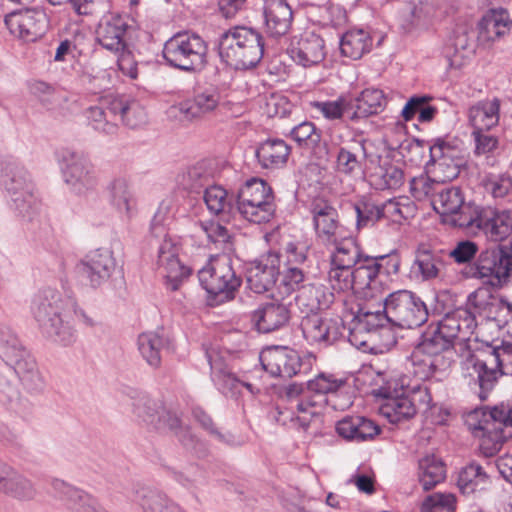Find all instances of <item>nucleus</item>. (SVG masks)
<instances>
[{
	"instance_id": "36",
	"label": "nucleus",
	"mask_w": 512,
	"mask_h": 512,
	"mask_svg": "<svg viewBox=\"0 0 512 512\" xmlns=\"http://www.w3.org/2000/svg\"><path fill=\"white\" fill-rule=\"evenodd\" d=\"M335 431L346 441L363 442L377 436L380 427L364 416L346 415L335 423Z\"/></svg>"
},
{
	"instance_id": "62",
	"label": "nucleus",
	"mask_w": 512,
	"mask_h": 512,
	"mask_svg": "<svg viewBox=\"0 0 512 512\" xmlns=\"http://www.w3.org/2000/svg\"><path fill=\"white\" fill-rule=\"evenodd\" d=\"M88 124L96 131L112 135L117 131V125L110 119L107 111L100 106L89 107L86 110Z\"/></svg>"
},
{
	"instance_id": "19",
	"label": "nucleus",
	"mask_w": 512,
	"mask_h": 512,
	"mask_svg": "<svg viewBox=\"0 0 512 512\" xmlns=\"http://www.w3.org/2000/svg\"><path fill=\"white\" fill-rule=\"evenodd\" d=\"M179 246L172 237L157 240L156 265L159 273L166 279L167 287L175 291L189 277L191 270L179 260Z\"/></svg>"
},
{
	"instance_id": "64",
	"label": "nucleus",
	"mask_w": 512,
	"mask_h": 512,
	"mask_svg": "<svg viewBox=\"0 0 512 512\" xmlns=\"http://www.w3.org/2000/svg\"><path fill=\"white\" fill-rule=\"evenodd\" d=\"M441 181L437 178V180L431 179L428 176L421 175L419 177H415L410 182V192L412 196L416 200H424L426 198H434L440 188Z\"/></svg>"
},
{
	"instance_id": "1",
	"label": "nucleus",
	"mask_w": 512,
	"mask_h": 512,
	"mask_svg": "<svg viewBox=\"0 0 512 512\" xmlns=\"http://www.w3.org/2000/svg\"><path fill=\"white\" fill-rule=\"evenodd\" d=\"M346 380L333 374L320 373L306 384L292 383L285 387L282 404L277 406L276 421L284 426L306 431L312 424L321 421L327 404L336 410L349 408L353 401L349 394L340 401Z\"/></svg>"
},
{
	"instance_id": "33",
	"label": "nucleus",
	"mask_w": 512,
	"mask_h": 512,
	"mask_svg": "<svg viewBox=\"0 0 512 512\" xmlns=\"http://www.w3.org/2000/svg\"><path fill=\"white\" fill-rule=\"evenodd\" d=\"M453 363L451 358L434 357L419 348L414 347L406 360V365L413 368L414 375L420 380L436 378L441 380L446 376Z\"/></svg>"
},
{
	"instance_id": "24",
	"label": "nucleus",
	"mask_w": 512,
	"mask_h": 512,
	"mask_svg": "<svg viewBox=\"0 0 512 512\" xmlns=\"http://www.w3.org/2000/svg\"><path fill=\"white\" fill-rule=\"evenodd\" d=\"M78 267L92 287H99L111 278L117 262L111 249L98 248L90 251Z\"/></svg>"
},
{
	"instance_id": "58",
	"label": "nucleus",
	"mask_w": 512,
	"mask_h": 512,
	"mask_svg": "<svg viewBox=\"0 0 512 512\" xmlns=\"http://www.w3.org/2000/svg\"><path fill=\"white\" fill-rule=\"evenodd\" d=\"M403 171L393 165L380 166L378 171L371 175L372 184L379 190L397 189L403 184Z\"/></svg>"
},
{
	"instance_id": "34",
	"label": "nucleus",
	"mask_w": 512,
	"mask_h": 512,
	"mask_svg": "<svg viewBox=\"0 0 512 512\" xmlns=\"http://www.w3.org/2000/svg\"><path fill=\"white\" fill-rule=\"evenodd\" d=\"M290 319V305L278 301L264 303L252 314L255 327L262 333L279 330L288 325Z\"/></svg>"
},
{
	"instance_id": "32",
	"label": "nucleus",
	"mask_w": 512,
	"mask_h": 512,
	"mask_svg": "<svg viewBox=\"0 0 512 512\" xmlns=\"http://www.w3.org/2000/svg\"><path fill=\"white\" fill-rule=\"evenodd\" d=\"M127 28L128 22L124 16L108 14L98 24L96 39L103 48L118 54L126 48Z\"/></svg>"
},
{
	"instance_id": "49",
	"label": "nucleus",
	"mask_w": 512,
	"mask_h": 512,
	"mask_svg": "<svg viewBox=\"0 0 512 512\" xmlns=\"http://www.w3.org/2000/svg\"><path fill=\"white\" fill-rule=\"evenodd\" d=\"M380 412L390 423L399 424L413 418L417 407L409 395L401 394L387 398L381 405Z\"/></svg>"
},
{
	"instance_id": "13",
	"label": "nucleus",
	"mask_w": 512,
	"mask_h": 512,
	"mask_svg": "<svg viewBox=\"0 0 512 512\" xmlns=\"http://www.w3.org/2000/svg\"><path fill=\"white\" fill-rule=\"evenodd\" d=\"M128 396L131 412L140 424L156 431L179 427V415L168 409L162 401L137 390L131 391Z\"/></svg>"
},
{
	"instance_id": "52",
	"label": "nucleus",
	"mask_w": 512,
	"mask_h": 512,
	"mask_svg": "<svg viewBox=\"0 0 512 512\" xmlns=\"http://www.w3.org/2000/svg\"><path fill=\"white\" fill-rule=\"evenodd\" d=\"M457 484L463 494H472L485 490L490 485V477L477 463H471L461 469Z\"/></svg>"
},
{
	"instance_id": "37",
	"label": "nucleus",
	"mask_w": 512,
	"mask_h": 512,
	"mask_svg": "<svg viewBox=\"0 0 512 512\" xmlns=\"http://www.w3.org/2000/svg\"><path fill=\"white\" fill-rule=\"evenodd\" d=\"M51 485L53 496L70 512H99L95 500L84 491L59 479Z\"/></svg>"
},
{
	"instance_id": "38",
	"label": "nucleus",
	"mask_w": 512,
	"mask_h": 512,
	"mask_svg": "<svg viewBox=\"0 0 512 512\" xmlns=\"http://www.w3.org/2000/svg\"><path fill=\"white\" fill-rule=\"evenodd\" d=\"M129 499L142 512H185L164 493L150 487L134 489Z\"/></svg>"
},
{
	"instance_id": "15",
	"label": "nucleus",
	"mask_w": 512,
	"mask_h": 512,
	"mask_svg": "<svg viewBox=\"0 0 512 512\" xmlns=\"http://www.w3.org/2000/svg\"><path fill=\"white\" fill-rule=\"evenodd\" d=\"M57 160L64 182L73 193L84 195L96 187L93 165L82 153L63 148L57 152Z\"/></svg>"
},
{
	"instance_id": "51",
	"label": "nucleus",
	"mask_w": 512,
	"mask_h": 512,
	"mask_svg": "<svg viewBox=\"0 0 512 512\" xmlns=\"http://www.w3.org/2000/svg\"><path fill=\"white\" fill-rule=\"evenodd\" d=\"M445 476V465L440 458L426 455L419 460L418 478L425 491L434 488L445 479Z\"/></svg>"
},
{
	"instance_id": "18",
	"label": "nucleus",
	"mask_w": 512,
	"mask_h": 512,
	"mask_svg": "<svg viewBox=\"0 0 512 512\" xmlns=\"http://www.w3.org/2000/svg\"><path fill=\"white\" fill-rule=\"evenodd\" d=\"M260 361L265 371L272 376L283 378L307 373L311 367L310 359L303 360L296 350L284 346H273L263 350Z\"/></svg>"
},
{
	"instance_id": "61",
	"label": "nucleus",
	"mask_w": 512,
	"mask_h": 512,
	"mask_svg": "<svg viewBox=\"0 0 512 512\" xmlns=\"http://www.w3.org/2000/svg\"><path fill=\"white\" fill-rule=\"evenodd\" d=\"M482 185L494 199H503L512 193V177L506 174L489 175L483 179Z\"/></svg>"
},
{
	"instance_id": "30",
	"label": "nucleus",
	"mask_w": 512,
	"mask_h": 512,
	"mask_svg": "<svg viewBox=\"0 0 512 512\" xmlns=\"http://www.w3.org/2000/svg\"><path fill=\"white\" fill-rule=\"evenodd\" d=\"M262 15L268 36L279 38L289 32L293 11L287 0H263Z\"/></svg>"
},
{
	"instance_id": "56",
	"label": "nucleus",
	"mask_w": 512,
	"mask_h": 512,
	"mask_svg": "<svg viewBox=\"0 0 512 512\" xmlns=\"http://www.w3.org/2000/svg\"><path fill=\"white\" fill-rule=\"evenodd\" d=\"M387 208H393L395 211H398L396 204L392 201H388L383 206L377 205L371 201H360L356 203L354 210L357 218V229L374 225L384 216V210Z\"/></svg>"
},
{
	"instance_id": "59",
	"label": "nucleus",
	"mask_w": 512,
	"mask_h": 512,
	"mask_svg": "<svg viewBox=\"0 0 512 512\" xmlns=\"http://www.w3.org/2000/svg\"><path fill=\"white\" fill-rule=\"evenodd\" d=\"M0 406L5 410L20 413L23 407L20 392L6 376L0 372Z\"/></svg>"
},
{
	"instance_id": "4",
	"label": "nucleus",
	"mask_w": 512,
	"mask_h": 512,
	"mask_svg": "<svg viewBox=\"0 0 512 512\" xmlns=\"http://www.w3.org/2000/svg\"><path fill=\"white\" fill-rule=\"evenodd\" d=\"M333 249L329 253L327 279L332 290L348 292V287L357 279L363 283L374 271L371 265H365L368 255L353 237L340 236L331 242Z\"/></svg>"
},
{
	"instance_id": "55",
	"label": "nucleus",
	"mask_w": 512,
	"mask_h": 512,
	"mask_svg": "<svg viewBox=\"0 0 512 512\" xmlns=\"http://www.w3.org/2000/svg\"><path fill=\"white\" fill-rule=\"evenodd\" d=\"M138 350L143 359L153 368L161 364L163 338L155 332H144L138 336Z\"/></svg>"
},
{
	"instance_id": "43",
	"label": "nucleus",
	"mask_w": 512,
	"mask_h": 512,
	"mask_svg": "<svg viewBox=\"0 0 512 512\" xmlns=\"http://www.w3.org/2000/svg\"><path fill=\"white\" fill-rule=\"evenodd\" d=\"M510 24L511 21L505 9H491L478 24V37L485 42L495 41L509 31Z\"/></svg>"
},
{
	"instance_id": "53",
	"label": "nucleus",
	"mask_w": 512,
	"mask_h": 512,
	"mask_svg": "<svg viewBox=\"0 0 512 512\" xmlns=\"http://www.w3.org/2000/svg\"><path fill=\"white\" fill-rule=\"evenodd\" d=\"M311 108L328 121H341L347 114L350 115L352 100L341 95L335 100L313 101Z\"/></svg>"
},
{
	"instance_id": "10",
	"label": "nucleus",
	"mask_w": 512,
	"mask_h": 512,
	"mask_svg": "<svg viewBox=\"0 0 512 512\" xmlns=\"http://www.w3.org/2000/svg\"><path fill=\"white\" fill-rule=\"evenodd\" d=\"M237 209L249 222H268L275 212L272 188L262 179L251 178L238 191Z\"/></svg>"
},
{
	"instance_id": "28",
	"label": "nucleus",
	"mask_w": 512,
	"mask_h": 512,
	"mask_svg": "<svg viewBox=\"0 0 512 512\" xmlns=\"http://www.w3.org/2000/svg\"><path fill=\"white\" fill-rule=\"evenodd\" d=\"M446 268L444 253L428 246H419L410 266V278L417 282H430L441 277Z\"/></svg>"
},
{
	"instance_id": "9",
	"label": "nucleus",
	"mask_w": 512,
	"mask_h": 512,
	"mask_svg": "<svg viewBox=\"0 0 512 512\" xmlns=\"http://www.w3.org/2000/svg\"><path fill=\"white\" fill-rule=\"evenodd\" d=\"M0 357L10 366L30 392L44 388V380L31 353L10 327L0 326Z\"/></svg>"
},
{
	"instance_id": "40",
	"label": "nucleus",
	"mask_w": 512,
	"mask_h": 512,
	"mask_svg": "<svg viewBox=\"0 0 512 512\" xmlns=\"http://www.w3.org/2000/svg\"><path fill=\"white\" fill-rule=\"evenodd\" d=\"M501 101L497 97L486 98L468 109V122L472 129H493L500 120Z\"/></svg>"
},
{
	"instance_id": "25",
	"label": "nucleus",
	"mask_w": 512,
	"mask_h": 512,
	"mask_svg": "<svg viewBox=\"0 0 512 512\" xmlns=\"http://www.w3.org/2000/svg\"><path fill=\"white\" fill-rule=\"evenodd\" d=\"M473 223L469 228H477L487 239L500 242L512 232V210H485L477 207Z\"/></svg>"
},
{
	"instance_id": "2",
	"label": "nucleus",
	"mask_w": 512,
	"mask_h": 512,
	"mask_svg": "<svg viewBox=\"0 0 512 512\" xmlns=\"http://www.w3.org/2000/svg\"><path fill=\"white\" fill-rule=\"evenodd\" d=\"M30 310L42 333L52 341L62 345L75 342L77 331L72 324L71 300L58 290L50 287L38 290Z\"/></svg>"
},
{
	"instance_id": "47",
	"label": "nucleus",
	"mask_w": 512,
	"mask_h": 512,
	"mask_svg": "<svg viewBox=\"0 0 512 512\" xmlns=\"http://www.w3.org/2000/svg\"><path fill=\"white\" fill-rule=\"evenodd\" d=\"M353 327L351 328L350 341L353 343L356 331L365 330L367 332L375 330L384 326L386 322L390 323V317L387 313L385 306L372 310V306L365 304L358 307L357 311L353 313Z\"/></svg>"
},
{
	"instance_id": "14",
	"label": "nucleus",
	"mask_w": 512,
	"mask_h": 512,
	"mask_svg": "<svg viewBox=\"0 0 512 512\" xmlns=\"http://www.w3.org/2000/svg\"><path fill=\"white\" fill-rule=\"evenodd\" d=\"M385 309H387L390 317V323L401 328H417L428 319V310L425 303L420 297L408 290L389 293L386 298Z\"/></svg>"
},
{
	"instance_id": "42",
	"label": "nucleus",
	"mask_w": 512,
	"mask_h": 512,
	"mask_svg": "<svg viewBox=\"0 0 512 512\" xmlns=\"http://www.w3.org/2000/svg\"><path fill=\"white\" fill-rule=\"evenodd\" d=\"M373 272L367 276V279L360 283L359 280H353V283L348 287V292L352 291L354 294L363 298L366 304L373 306V302L377 303L379 307L385 306L386 298L389 294L388 287L377 276V268L371 265Z\"/></svg>"
},
{
	"instance_id": "12",
	"label": "nucleus",
	"mask_w": 512,
	"mask_h": 512,
	"mask_svg": "<svg viewBox=\"0 0 512 512\" xmlns=\"http://www.w3.org/2000/svg\"><path fill=\"white\" fill-rule=\"evenodd\" d=\"M201 286L218 302L234 298L241 281L233 270L231 259L227 255L211 258L198 272Z\"/></svg>"
},
{
	"instance_id": "63",
	"label": "nucleus",
	"mask_w": 512,
	"mask_h": 512,
	"mask_svg": "<svg viewBox=\"0 0 512 512\" xmlns=\"http://www.w3.org/2000/svg\"><path fill=\"white\" fill-rule=\"evenodd\" d=\"M197 227L206 235L209 243L214 244L216 248L226 249L231 236L225 226L214 221H200Z\"/></svg>"
},
{
	"instance_id": "45",
	"label": "nucleus",
	"mask_w": 512,
	"mask_h": 512,
	"mask_svg": "<svg viewBox=\"0 0 512 512\" xmlns=\"http://www.w3.org/2000/svg\"><path fill=\"white\" fill-rule=\"evenodd\" d=\"M374 382L378 386L377 395L385 399L407 394L412 386L411 380L407 375L390 368L378 371Z\"/></svg>"
},
{
	"instance_id": "20",
	"label": "nucleus",
	"mask_w": 512,
	"mask_h": 512,
	"mask_svg": "<svg viewBox=\"0 0 512 512\" xmlns=\"http://www.w3.org/2000/svg\"><path fill=\"white\" fill-rule=\"evenodd\" d=\"M220 101L221 95L218 89L208 87L196 91L193 97L171 106L169 115L183 122L201 120L216 111Z\"/></svg>"
},
{
	"instance_id": "7",
	"label": "nucleus",
	"mask_w": 512,
	"mask_h": 512,
	"mask_svg": "<svg viewBox=\"0 0 512 512\" xmlns=\"http://www.w3.org/2000/svg\"><path fill=\"white\" fill-rule=\"evenodd\" d=\"M218 49L221 59L230 67L249 69L264 55L263 37L253 28L236 26L221 35Z\"/></svg>"
},
{
	"instance_id": "48",
	"label": "nucleus",
	"mask_w": 512,
	"mask_h": 512,
	"mask_svg": "<svg viewBox=\"0 0 512 512\" xmlns=\"http://www.w3.org/2000/svg\"><path fill=\"white\" fill-rule=\"evenodd\" d=\"M373 40L370 33L364 29H350L340 40L341 54L352 60L362 58L372 49Z\"/></svg>"
},
{
	"instance_id": "5",
	"label": "nucleus",
	"mask_w": 512,
	"mask_h": 512,
	"mask_svg": "<svg viewBox=\"0 0 512 512\" xmlns=\"http://www.w3.org/2000/svg\"><path fill=\"white\" fill-rule=\"evenodd\" d=\"M507 365H512V343L490 348L481 355L467 351L462 361L465 376L472 378L480 388L481 400H486L498 379L507 375Z\"/></svg>"
},
{
	"instance_id": "44",
	"label": "nucleus",
	"mask_w": 512,
	"mask_h": 512,
	"mask_svg": "<svg viewBox=\"0 0 512 512\" xmlns=\"http://www.w3.org/2000/svg\"><path fill=\"white\" fill-rule=\"evenodd\" d=\"M107 190L109 203L125 218L131 219L136 211V199L127 179L115 178L109 183Z\"/></svg>"
},
{
	"instance_id": "11",
	"label": "nucleus",
	"mask_w": 512,
	"mask_h": 512,
	"mask_svg": "<svg viewBox=\"0 0 512 512\" xmlns=\"http://www.w3.org/2000/svg\"><path fill=\"white\" fill-rule=\"evenodd\" d=\"M207 46L204 40L192 33H177L168 39L163 48L167 63L180 70H200L206 62Z\"/></svg>"
},
{
	"instance_id": "27",
	"label": "nucleus",
	"mask_w": 512,
	"mask_h": 512,
	"mask_svg": "<svg viewBox=\"0 0 512 512\" xmlns=\"http://www.w3.org/2000/svg\"><path fill=\"white\" fill-rule=\"evenodd\" d=\"M432 172L441 183L452 181L458 177L463 158L456 147L438 139L430 147Z\"/></svg>"
},
{
	"instance_id": "46",
	"label": "nucleus",
	"mask_w": 512,
	"mask_h": 512,
	"mask_svg": "<svg viewBox=\"0 0 512 512\" xmlns=\"http://www.w3.org/2000/svg\"><path fill=\"white\" fill-rule=\"evenodd\" d=\"M386 105V98L382 90L365 89L352 102L349 119L354 121L380 113Z\"/></svg>"
},
{
	"instance_id": "17",
	"label": "nucleus",
	"mask_w": 512,
	"mask_h": 512,
	"mask_svg": "<svg viewBox=\"0 0 512 512\" xmlns=\"http://www.w3.org/2000/svg\"><path fill=\"white\" fill-rule=\"evenodd\" d=\"M309 251L310 244L307 241L296 240L286 244L284 248L286 261L277 285L279 297L290 296L305 282L307 272L300 265L307 261Z\"/></svg>"
},
{
	"instance_id": "50",
	"label": "nucleus",
	"mask_w": 512,
	"mask_h": 512,
	"mask_svg": "<svg viewBox=\"0 0 512 512\" xmlns=\"http://www.w3.org/2000/svg\"><path fill=\"white\" fill-rule=\"evenodd\" d=\"M474 53L472 38L467 31L456 30L446 48V57L451 68L460 69Z\"/></svg>"
},
{
	"instance_id": "23",
	"label": "nucleus",
	"mask_w": 512,
	"mask_h": 512,
	"mask_svg": "<svg viewBox=\"0 0 512 512\" xmlns=\"http://www.w3.org/2000/svg\"><path fill=\"white\" fill-rule=\"evenodd\" d=\"M313 227L316 238L324 246L329 247L331 242L342 236V225L337 209L329 202L319 199L311 204Z\"/></svg>"
},
{
	"instance_id": "57",
	"label": "nucleus",
	"mask_w": 512,
	"mask_h": 512,
	"mask_svg": "<svg viewBox=\"0 0 512 512\" xmlns=\"http://www.w3.org/2000/svg\"><path fill=\"white\" fill-rule=\"evenodd\" d=\"M203 200L208 211L213 215L229 213L232 208V198L225 188L220 185H210L204 189Z\"/></svg>"
},
{
	"instance_id": "35",
	"label": "nucleus",
	"mask_w": 512,
	"mask_h": 512,
	"mask_svg": "<svg viewBox=\"0 0 512 512\" xmlns=\"http://www.w3.org/2000/svg\"><path fill=\"white\" fill-rule=\"evenodd\" d=\"M296 291V304L306 315L318 314L319 311L328 309L335 301L334 293L323 284L302 283Z\"/></svg>"
},
{
	"instance_id": "6",
	"label": "nucleus",
	"mask_w": 512,
	"mask_h": 512,
	"mask_svg": "<svg viewBox=\"0 0 512 512\" xmlns=\"http://www.w3.org/2000/svg\"><path fill=\"white\" fill-rule=\"evenodd\" d=\"M465 425L479 440V449L485 457L495 455L507 438L505 428L512 427V407L505 411L498 407L478 408L465 416Z\"/></svg>"
},
{
	"instance_id": "8",
	"label": "nucleus",
	"mask_w": 512,
	"mask_h": 512,
	"mask_svg": "<svg viewBox=\"0 0 512 512\" xmlns=\"http://www.w3.org/2000/svg\"><path fill=\"white\" fill-rule=\"evenodd\" d=\"M0 185L17 215L27 221L33 220L39 210V202L34 196L33 184L27 171L14 160H2Z\"/></svg>"
},
{
	"instance_id": "3",
	"label": "nucleus",
	"mask_w": 512,
	"mask_h": 512,
	"mask_svg": "<svg viewBox=\"0 0 512 512\" xmlns=\"http://www.w3.org/2000/svg\"><path fill=\"white\" fill-rule=\"evenodd\" d=\"M476 326L475 316L466 308H458L447 313L437 326H430L415 347L435 358L453 359L451 349L469 341Z\"/></svg>"
},
{
	"instance_id": "31",
	"label": "nucleus",
	"mask_w": 512,
	"mask_h": 512,
	"mask_svg": "<svg viewBox=\"0 0 512 512\" xmlns=\"http://www.w3.org/2000/svg\"><path fill=\"white\" fill-rule=\"evenodd\" d=\"M300 327L304 338L312 345H331L341 336L337 322L315 313L303 316Z\"/></svg>"
},
{
	"instance_id": "16",
	"label": "nucleus",
	"mask_w": 512,
	"mask_h": 512,
	"mask_svg": "<svg viewBox=\"0 0 512 512\" xmlns=\"http://www.w3.org/2000/svg\"><path fill=\"white\" fill-rule=\"evenodd\" d=\"M431 203L446 224L453 227L469 228L473 223L477 207L465 204L462 191L458 187H441Z\"/></svg>"
},
{
	"instance_id": "22",
	"label": "nucleus",
	"mask_w": 512,
	"mask_h": 512,
	"mask_svg": "<svg viewBox=\"0 0 512 512\" xmlns=\"http://www.w3.org/2000/svg\"><path fill=\"white\" fill-rule=\"evenodd\" d=\"M6 27L10 33L26 42L40 38L47 29V17L42 10L26 9L5 16Z\"/></svg>"
},
{
	"instance_id": "60",
	"label": "nucleus",
	"mask_w": 512,
	"mask_h": 512,
	"mask_svg": "<svg viewBox=\"0 0 512 512\" xmlns=\"http://www.w3.org/2000/svg\"><path fill=\"white\" fill-rule=\"evenodd\" d=\"M456 497L450 492H435L428 495L422 505L421 512H455Z\"/></svg>"
},
{
	"instance_id": "21",
	"label": "nucleus",
	"mask_w": 512,
	"mask_h": 512,
	"mask_svg": "<svg viewBox=\"0 0 512 512\" xmlns=\"http://www.w3.org/2000/svg\"><path fill=\"white\" fill-rule=\"evenodd\" d=\"M280 256L275 252H268L259 259L250 263L246 272L248 288L257 294L268 292L280 277Z\"/></svg>"
},
{
	"instance_id": "26",
	"label": "nucleus",
	"mask_w": 512,
	"mask_h": 512,
	"mask_svg": "<svg viewBox=\"0 0 512 512\" xmlns=\"http://www.w3.org/2000/svg\"><path fill=\"white\" fill-rule=\"evenodd\" d=\"M288 53L293 61L303 67L321 63L327 54L324 39L313 31H304L291 41Z\"/></svg>"
},
{
	"instance_id": "54",
	"label": "nucleus",
	"mask_w": 512,
	"mask_h": 512,
	"mask_svg": "<svg viewBox=\"0 0 512 512\" xmlns=\"http://www.w3.org/2000/svg\"><path fill=\"white\" fill-rule=\"evenodd\" d=\"M213 178V169L209 162L201 161L189 167L181 178V184L185 189L198 192L210 186Z\"/></svg>"
},
{
	"instance_id": "29",
	"label": "nucleus",
	"mask_w": 512,
	"mask_h": 512,
	"mask_svg": "<svg viewBox=\"0 0 512 512\" xmlns=\"http://www.w3.org/2000/svg\"><path fill=\"white\" fill-rule=\"evenodd\" d=\"M444 0H409L410 13L403 22L407 33L419 34L431 29L439 18Z\"/></svg>"
},
{
	"instance_id": "39",
	"label": "nucleus",
	"mask_w": 512,
	"mask_h": 512,
	"mask_svg": "<svg viewBox=\"0 0 512 512\" xmlns=\"http://www.w3.org/2000/svg\"><path fill=\"white\" fill-rule=\"evenodd\" d=\"M290 153L291 147L284 140L270 138L259 144L255 155L263 169L277 170L286 165Z\"/></svg>"
},
{
	"instance_id": "41",
	"label": "nucleus",
	"mask_w": 512,
	"mask_h": 512,
	"mask_svg": "<svg viewBox=\"0 0 512 512\" xmlns=\"http://www.w3.org/2000/svg\"><path fill=\"white\" fill-rule=\"evenodd\" d=\"M207 357L212 379L225 396L237 397L243 388H246L252 394L259 392V389L255 391L252 384L240 381L220 360H213L208 353Z\"/></svg>"
}]
</instances>
